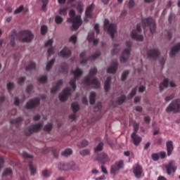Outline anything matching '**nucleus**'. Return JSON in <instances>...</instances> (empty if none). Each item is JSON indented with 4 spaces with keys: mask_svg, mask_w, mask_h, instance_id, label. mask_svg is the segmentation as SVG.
<instances>
[{
    "mask_svg": "<svg viewBox=\"0 0 180 180\" xmlns=\"http://www.w3.org/2000/svg\"><path fill=\"white\" fill-rule=\"evenodd\" d=\"M96 72H98V70L96 68H91L89 71V75L84 79V84L89 86L92 85L94 88H99V86H101V83H99L96 78L92 77L93 75H95Z\"/></svg>",
    "mask_w": 180,
    "mask_h": 180,
    "instance_id": "nucleus-1",
    "label": "nucleus"
},
{
    "mask_svg": "<svg viewBox=\"0 0 180 180\" xmlns=\"http://www.w3.org/2000/svg\"><path fill=\"white\" fill-rule=\"evenodd\" d=\"M69 15L70 16V18L68 19V22L69 23H72V29L74 30H77L82 25V20H81V16L77 15L75 17V11L70 10Z\"/></svg>",
    "mask_w": 180,
    "mask_h": 180,
    "instance_id": "nucleus-2",
    "label": "nucleus"
},
{
    "mask_svg": "<svg viewBox=\"0 0 180 180\" xmlns=\"http://www.w3.org/2000/svg\"><path fill=\"white\" fill-rule=\"evenodd\" d=\"M126 46H127V49H124L120 56V63H122V64H124V63H127V61H129V60H130V56H131V49L130 47H131V41H127L126 42Z\"/></svg>",
    "mask_w": 180,
    "mask_h": 180,
    "instance_id": "nucleus-3",
    "label": "nucleus"
},
{
    "mask_svg": "<svg viewBox=\"0 0 180 180\" xmlns=\"http://www.w3.org/2000/svg\"><path fill=\"white\" fill-rule=\"evenodd\" d=\"M167 113H180V98H175L166 108Z\"/></svg>",
    "mask_w": 180,
    "mask_h": 180,
    "instance_id": "nucleus-4",
    "label": "nucleus"
},
{
    "mask_svg": "<svg viewBox=\"0 0 180 180\" xmlns=\"http://www.w3.org/2000/svg\"><path fill=\"white\" fill-rule=\"evenodd\" d=\"M142 25L143 30H146V27H149L150 33L153 34L155 33V30L157 27L155 26V21L152 18H143Z\"/></svg>",
    "mask_w": 180,
    "mask_h": 180,
    "instance_id": "nucleus-5",
    "label": "nucleus"
},
{
    "mask_svg": "<svg viewBox=\"0 0 180 180\" xmlns=\"http://www.w3.org/2000/svg\"><path fill=\"white\" fill-rule=\"evenodd\" d=\"M34 37V36L32 32L29 30H24L18 34V39L20 41H22V43H30Z\"/></svg>",
    "mask_w": 180,
    "mask_h": 180,
    "instance_id": "nucleus-6",
    "label": "nucleus"
},
{
    "mask_svg": "<svg viewBox=\"0 0 180 180\" xmlns=\"http://www.w3.org/2000/svg\"><path fill=\"white\" fill-rule=\"evenodd\" d=\"M71 74H73L75 77L70 80V84L72 86L73 91H75V89L77 88V86L75 85L77 78H79V77L84 74V72L82 70L77 68L75 70H72Z\"/></svg>",
    "mask_w": 180,
    "mask_h": 180,
    "instance_id": "nucleus-7",
    "label": "nucleus"
},
{
    "mask_svg": "<svg viewBox=\"0 0 180 180\" xmlns=\"http://www.w3.org/2000/svg\"><path fill=\"white\" fill-rule=\"evenodd\" d=\"M41 127H43V122L31 125L30 127L25 129V134H26V136H30V134H33V133L40 131Z\"/></svg>",
    "mask_w": 180,
    "mask_h": 180,
    "instance_id": "nucleus-8",
    "label": "nucleus"
},
{
    "mask_svg": "<svg viewBox=\"0 0 180 180\" xmlns=\"http://www.w3.org/2000/svg\"><path fill=\"white\" fill-rule=\"evenodd\" d=\"M104 30H107V32H108V33L110 34V37L113 39L117 30L116 25H109V20L105 19L104 21Z\"/></svg>",
    "mask_w": 180,
    "mask_h": 180,
    "instance_id": "nucleus-9",
    "label": "nucleus"
},
{
    "mask_svg": "<svg viewBox=\"0 0 180 180\" xmlns=\"http://www.w3.org/2000/svg\"><path fill=\"white\" fill-rule=\"evenodd\" d=\"M141 25L138 24L136 25V30H132L131 33V37L137 40L138 41H143V35H141Z\"/></svg>",
    "mask_w": 180,
    "mask_h": 180,
    "instance_id": "nucleus-10",
    "label": "nucleus"
},
{
    "mask_svg": "<svg viewBox=\"0 0 180 180\" xmlns=\"http://www.w3.org/2000/svg\"><path fill=\"white\" fill-rule=\"evenodd\" d=\"M40 105V99L35 98L30 100L25 105V109H34Z\"/></svg>",
    "mask_w": 180,
    "mask_h": 180,
    "instance_id": "nucleus-11",
    "label": "nucleus"
},
{
    "mask_svg": "<svg viewBox=\"0 0 180 180\" xmlns=\"http://www.w3.org/2000/svg\"><path fill=\"white\" fill-rule=\"evenodd\" d=\"M70 96H71V89L66 88L59 94V99L60 102H65Z\"/></svg>",
    "mask_w": 180,
    "mask_h": 180,
    "instance_id": "nucleus-12",
    "label": "nucleus"
},
{
    "mask_svg": "<svg viewBox=\"0 0 180 180\" xmlns=\"http://www.w3.org/2000/svg\"><path fill=\"white\" fill-rule=\"evenodd\" d=\"M168 86H172V88H175L176 85H175V83L172 82H169L168 79H165L163 82L160 84V92H162L165 88H168Z\"/></svg>",
    "mask_w": 180,
    "mask_h": 180,
    "instance_id": "nucleus-13",
    "label": "nucleus"
},
{
    "mask_svg": "<svg viewBox=\"0 0 180 180\" xmlns=\"http://www.w3.org/2000/svg\"><path fill=\"white\" fill-rule=\"evenodd\" d=\"M165 168L167 169V172L168 175H171L172 172H175L176 171V166L175 165V161L171 160L170 162H169V163L165 165Z\"/></svg>",
    "mask_w": 180,
    "mask_h": 180,
    "instance_id": "nucleus-14",
    "label": "nucleus"
},
{
    "mask_svg": "<svg viewBox=\"0 0 180 180\" xmlns=\"http://www.w3.org/2000/svg\"><path fill=\"white\" fill-rule=\"evenodd\" d=\"M121 168H123V161L117 162L115 165L111 166L110 173L115 174L119 169H121Z\"/></svg>",
    "mask_w": 180,
    "mask_h": 180,
    "instance_id": "nucleus-15",
    "label": "nucleus"
},
{
    "mask_svg": "<svg viewBox=\"0 0 180 180\" xmlns=\"http://www.w3.org/2000/svg\"><path fill=\"white\" fill-rule=\"evenodd\" d=\"M72 109L73 110V114L70 115V119L71 120H77V114H75L78 110H79V105L78 103H73L72 104Z\"/></svg>",
    "mask_w": 180,
    "mask_h": 180,
    "instance_id": "nucleus-16",
    "label": "nucleus"
},
{
    "mask_svg": "<svg viewBox=\"0 0 180 180\" xmlns=\"http://www.w3.org/2000/svg\"><path fill=\"white\" fill-rule=\"evenodd\" d=\"M131 141L134 143V146H139L141 143V137L137 135L136 132H133L131 134Z\"/></svg>",
    "mask_w": 180,
    "mask_h": 180,
    "instance_id": "nucleus-17",
    "label": "nucleus"
},
{
    "mask_svg": "<svg viewBox=\"0 0 180 180\" xmlns=\"http://www.w3.org/2000/svg\"><path fill=\"white\" fill-rule=\"evenodd\" d=\"M134 174L136 178H141L143 176V168L140 165L134 167Z\"/></svg>",
    "mask_w": 180,
    "mask_h": 180,
    "instance_id": "nucleus-18",
    "label": "nucleus"
},
{
    "mask_svg": "<svg viewBox=\"0 0 180 180\" xmlns=\"http://www.w3.org/2000/svg\"><path fill=\"white\" fill-rule=\"evenodd\" d=\"M94 34H95L94 33V32H90L87 37V40L89 43H93L94 46H96V44L99 43V41L98 40V39H95Z\"/></svg>",
    "mask_w": 180,
    "mask_h": 180,
    "instance_id": "nucleus-19",
    "label": "nucleus"
},
{
    "mask_svg": "<svg viewBox=\"0 0 180 180\" xmlns=\"http://www.w3.org/2000/svg\"><path fill=\"white\" fill-rule=\"evenodd\" d=\"M180 51V42L176 44L174 47L171 49L169 56L170 57H175L176 54H178Z\"/></svg>",
    "mask_w": 180,
    "mask_h": 180,
    "instance_id": "nucleus-20",
    "label": "nucleus"
},
{
    "mask_svg": "<svg viewBox=\"0 0 180 180\" xmlns=\"http://www.w3.org/2000/svg\"><path fill=\"white\" fill-rule=\"evenodd\" d=\"M58 55L60 57H63L65 58H68L70 56H71V51L68 49V48L65 47L63 49L60 51V52L58 53Z\"/></svg>",
    "mask_w": 180,
    "mask_h": 180,
    "instance_id": "nucleus-21",
    "label": "nucleus"
},
{
    "mask_svg": "<svg viewBox=\"0 0 180 180\" xmlns=\"http://www.w3.org/2000/svg\"><path fill=\"white\" fill-rule=\"evenodd\" d=\"M148 54L151 58H157L160 56V51H158V49L153 48L149 51Z\"/></svg>",
    "mask_w": 180,
    "mask_h": 180,
    "instance_id": "nucleus-22",
    "label": "nucleus"
},
{
    "mask_svg": "<svg viewBox=\"0 0 180 180\" xmlns=\"http://www.w3.org/2000/svg\"><path fill=\"white\" fill-rule=\"evenodd\" d=\"M116 71H117V63H114L107 68L108 74H116Z\"/></svg>",
    "mask_w": 180,
    "mask_h": 180,
    "instance_id": "nucleus-23",
    "label": "nucleus"
},
{
    "mask_svg": "<svg viewBox=\"0 0 180 180\" xmlns=\"http://www.w3.org/2000/svg\"><path fill=\"white\" fill-rule=\"evenodd\" d=\"M53 45V39H49L46 44V47H49L48 49L49 56H51V54L54 53V48L51 46Z\"/></svg>",
    "mask_w": 180,
    "mask_h": 180,
    "instance_id": "nucleus-24",
    "label": "nucleus"
},
{
    "mask_svg": "<svg viewBox=\"0 0 180 180\" xmlns=\"http://www.w3.org/2000/svg\"><path fill=\"white\" fill-rule=\"evenodd\" d=\"M99 56H101V53L97 52V53L93 54L91 56H90L87 60L83 59L82 60H81L80 64L82 65H84V64H86V61H88V60H96V58H98V57H99Z\"/></svg>",
    "mask_w": 180,
    "mask_h": 180,
    "instance_id": "nucleus-25",
    "label": "nucleus"
},
{
    "mask_svg": "<svg viewBox=\"0 0 180 180\" xmlns=\"http://www.w3.org/2000/svg\"><path fill=\"white\" fill-rule=\"evenodd\" d=\"M167 150V155H171L172 154V151L174 150V145L172 144V141H168L166 143Z\"/></svg>",
    "mask_w": 180,
    "mask_h": 180,
    "instance_id": "nucleus-26",
    "label": "nucleus"
},
{
    "mask_svg": "<svg viewBox=\"0 0 180 180\" xmlns=\"http://www.w3.org/2000/svg\"><path fill=\"white\" fill-rule=\"evenodd\" d=\"M99 162H101V164H105V162H108L109 161V158H108V155L105 153H101V155L98 158Z\"/></svg>",
    "mask_w": 180,
    "mask_h": 180,
    "instance_id": "nucleus-27",
    "label": "nucleus"
},
{
    "mask_svg": "<svg viewBox=\"0 0 180 180\" xmlns=\"http://www.w3.org/2000/svg\"><path fill=\"white\" fill-rule=\"evenodd\" d=\"M110 81H112V77H108L104 84V89L105 92H109V90L110 89Z\"/></svg>",
    "mask_w": 180,
    "mask_h": 180,
    "instance_id": "nucleus-28",
    "label": "nucleus"
},
{
    "mask_svg": "<svg viewBox=\"0 0 180 180\" xmlns=\"http://www.w3.org/2000/svg\"><path fill=\"white\" fill-rule=\"evenodd\" d=\"M94 4L90 5L86 9V18H92V11H94Z\"/></svg>",
    "mask_w": 180,
    "mask_h": 180,
    "instance_id": "nucleus-29",
    "label": "nucleus"
},
{
    "mask_svg": "<svg viewBox=\"0 0 180 180\" xmlns=\"http://www.w3.org/2000/svg\"><path fill=\"white\" fill-rule=\"evenodd\" d=\"M59 171H68V163L60 162L58 165Z\"/></svg>",
    "mask_w": 180,
    "mask_h": 180,
    "instance_id": "nucleus-30",
    "label": "nucleus"
},
{
    "mask_svg": "<svg viewBox=\"0 0 180 180\" xmlns=\"http://www.w3.org/2000/svg\"><path fill=\"white\" fill-rule=\"evenodd\" d=\"M16 38V31L13 30L10 34V44L15 46V39Z\"/></svg>",
    "mask_w": 180,
    "mask_h": 180,
    "instance_id": "nucleus-31",
    "label": "nucleus"
},
{
    "mask_svg": "<svg viewBox=\"0 0 180 180\" xmlns=\"http://www.w3.org/2000/svg\"><path fill=\"white\" fill-rule=\"evenodd\" d=\"M62 84H63V81L61 79L58 80L56 83V85L51 89V92L52 94H56V92L58 91V88L60 85H62Z\"/></svg>",
    "mask_w": 180,
    "mask_h": 180,
    "instance_id": "nucleus-32",
    "label": "nucleus"
},
{
    "mask_svg": "<svg viewBox=\"0 0 180 180\" xmlns=\"http://www.w3.org/2000/svg\"><path fill=\"white\" fill-rule=\"evenodd\" d=\"M29 169H30V174L32 176L36 175V167H34V165H33L32 162H30L29 164Z\"/></svg>",
    "mask_w": 180,
    "mask_h": 180,
    "instance_id": "nucleus-33",
    "label": "nucleus"
},
{
    "mask_svg": "<svg viewBox=\"0 0 180 180\" xmlns=\"http://www.w3.org/2000/svg\"><path fill=\"white\" fill-rule=\"evenodd\" d=\"M88 144H89V142H88V141L83 140L77 143V147H79V148H84V147H86Z\"/></svg>",
    "mask_w": 180,
    "mask_h": 180,
    "instance_id": "nucleus-34",
    "label": "nucleus"
},
{
    "mask_svg": "<svg viewBox=\"0 0 180 180\" xmlns=\"http://www.w3.org/2000/svg\"><path fill=\"white\" fill-rule=\"evenodd\" d=\"M54 61H56V59L53 58L46 63V71H50V70H51L53 65H54Z\"/></svg>",
    "mask_w": 180,
    "mask_h": 180,
    "instance_id": "nucleus-35",
    "label": "nucleus"
},
{
    "mask_svg": "<svg viewBox=\"0 0 180 180\" xmlns=\"http://www.w3.org/2000/svg\"><path fill=\"white\" fill-rule=\"evenodd\" d=\"M72 154V150L67 148L61 153V155L63 157H68Z\"/></svg>",
    "mask_w": 180,
    "mask_h": 180,
    "instance_id": "nucleus-36",
    "label": "nucleus"
},
{
    "mask_svg": "<svg viewBox=\"0 0 180 180\" xmlns=\"http://www.w3.org/2000/svg\"><path fill=\"white\" fill-rule=\"evenodd\" d=\"M95 98H96V93L94 91L91 92L90 97H89L91 105H94V103H95Z\"/></svg>",
    "mask_w": 180,
    "mask_h": 180,
    "instance_id": "nucleus-37",
    "label": "nucleus"
},
{
    "mask_svg": "<svg viewBox=\"0 0 180 180\" xmlns=\"http://www.w3.org/2000/svg\"><path fill=\"white\" fill-rule=\"evenodd\" d=\"M79 154L82 157H86V155H90L91 150L89 149H83V150L79 151Z\"/></svg>",
    "mask_w": 180,
    "mask_h": 180,
    "instance_id": "nucleus-38",
    "label": "nucleus"
},
{
    "mask_svg": "<svg viewBox=\"0 0 180 180\" xmlns=\"http://www.w3.org/2000/svg\"><path fill=\"white\" fill-rule=\"evenodd\" d=\"M24 9H25V6L21 5L15 10L13 13L15 15H19V13H22V12H23Z\"/></svg>",
    "mask_w": 180,
    "mask_h": 180,
    "instance_id": "nucleus-39",
    "label": "nucleus"
},
{
    "mask_svg": "<svg viewBox=\"0 0 180 180\" xmlns=\"http://www.w3.org/2000/svg\"><path fill=\"white\" fill-rule=\"evenodd\" d=\"M25 70L27 71H32V70H36V63H31L30 64H29Z\"/></svg>",
    "mask_w": 180,
    "mask_h": 180,
    "instance_id": "nucleus-40",
    "label": "nucleus"
},
{
    "mask_svg": "<svg viewBox=\"0 0 180 180\" xmlns=\"http://www.w3.org/2000/svg\"><path fill=\"white\" fill-rule=\"evenodd\" d=\"M118 46H119V44H114V47H113V49L111 51V54L112 56H115V54H117V53H119V50L120 49H119V48H117Z\"/></svg>",
    "mask_w": 180,
    "mask_h": 180,
    "instance_id": "nucleus-41",
    "label": "nucleus"
},
{
    "mask_svg": "<svg viewBox=\"0 0 180 180\" xmlns=\"http://www.w3.org/2000/svg\"><path fill=\"white\" fill-rule=\"evenodd\" d=\"M103 148V143L101 142L97 146L94 148L95 153H98V151H102Z\"/></svg>",
    "mask_w": 180,
    "mask_h": 180,
    "instance_id": "nucleus-42",
    "label": "nucleus"
},
{
    "mask_svg": "<svg viewBox=\"0 0 180 180\" xmlns=\"http://www.w3.org/2000/svg\"><path fill=\"white\" fill-rule=\"evenodd\" d=\"M12 174V169L10 168L6 169L3 172V176H9Z\"/></svg>",
    "mask_w": 180,
    "mask_h": 180,
    "instance_id": "nucleus-43",
    "label": "nucleus"
},
{
    "mask_svg": "<svg viewBox=\"0 0 180 180\" xmlns=\"http://www.w3.org/2000/svg\"><path fill=\"white\" fill-rule=\"evenodd\" d=\"M68 168L69 169H77V165L74 162H70L68 163Z\"/></svg>",
    "mask_w": 180,
    "mask_h": 180,
    "instance_id": "nucleus-44",
    "label": "nucleus"
},
{
    "mask_svg": "<svg viewBox=\"0 0 180 180\" xmlns=\"http://www.w3.org/2000/svg\"><path fill=\"white\" fill-rule=\"evenodd\" d=\"M38 81H39V82H40L41 84H44V83H46V82H47V76H46V75L40 76V77L38 78Z\"/></svg>",
    "mask_w": 180,
    "mask_h": 180,
    "instance_id": "nucleus-45",
    "label": "nucleus"
},
{
    "mask_svg": "<svg viewBox=\"0 0 180 180\" xmlns=\"http://www.w3.org/2000/svg\"><path fill=\"white\" fill-rule=\"evenodd\" d=\"M63 18L60 15H56L55 18L56 25H61V23H63Z\"/></svg>",
    "mask_w": 180,
    "mask_h": 180,
    "instance_id": "nucleus-46",
    "label": "nucleus"
},
{
    "mask_svg": "<svg viewBox=\"0 0 180 180\" xmlns=\"http://www.w3.org/2000/svg\"><path fill=\"white\" fill-rule=\"evenodd\" d=\"M52 129H53V124H48L45 125L44 127V131H51Z\"/></svg>",
    "mask_w": 180,
    "mask_h": 180,
    "instance_id": "nucleus-47",
    "label": "nucleus"
},
{
    "mask_svg": "<svg viewBox=\"0 0 180 180\" xmlns=\"http://www.w3.org/2000/svg\"><path fill=\"white\" fill-rule=\"evenodd\" d=\"M77 10L79 13H82V12L84 11V4H82V3H79L77 6Z\"/></svg>",
    "mask_w": 180,
    "mask_h": 180,
    "instance_id": "nucleus-48",
    "label": "nucleus"
},
{
    "mask_svg": "<svg viewBox=\"0 0 180 180\" xmlns=\"http://www.w3.org/2000/svg\"><path fill=\"white\" fill-rule=\"evenodd\" d=\"M124 101H126V96H122L121 97H120L117 99V105H122V103H123V102H124Z\"/></svg>",
    "mask_w": 180,
    "mask_h": 180,
    "instance_id": "nucleus-49",
    "label": "nucleus"
},
{
    "mask_svg": "<svg viewBox=\"0 0 180 180\" xmlns=\"http://www.w3.org/2000/svg\"><path fill=\"white\" fill-rule=\"evenodd\" d=\"M13 88H15V84H13V82H8L7 84V89L9 91V92H11V91H12Z\"/></svg>",
    "mask_w": 180,
    "mask_h": 180,
    "instance_id": "nucleus-50",
    "label": "nucleus"
},
{
    "mask_svg": "<svg viewBox=\"0 0 180 180\" xmlns=\"http://www.w3.org/2000/svg\"><path fill=\"white\" fill-rule=\"evenodd\" d=\"M22 122V117H18L17 119L11 120L12 124H19Z\"/></svg>",
    "mask_w": 180,
    "mask_h": 180,
    "instance_id": "nucleus-51",
    "label": "nucleus"
},
{
    "mask_svg": "<svg viewBox=\"0 0 180 180\" xmlns=\"http://www.w3.org/2000/svg\"><path fill=\"white\" fill-rule=\"evenodd\" d=\"M47 26L46 25H42L41 27V34H46L47 33Z\"/></svg>",
    "mask_w": 180,
    "mask_h": 180,
    "instance_id": "nucleus-52",
    "label": "nucleus"
},
{
    "mask_svg": "<svg viewBox=\"0 0 180 180\" xmlns=\"http://www.w3.org/2000/svg\"><path fill=\"white\" fill-rule=\"evenodd\" d=\"M127 75H129V71L128 70H125L124 72H123V73L121 76L122 81H124V79H126V78H127Z\"/></svg>",
    "mask_w": 180,
    "mask_h": 180,
    "instance_id": "nucleus-53",
    "label": "nucleus"
},
{
    "mask_svg": "<svg viewBox=\"0 0 180 180\" xmlns=\"http://www.w3.org/2000/svg\"><path fill=\"white\" fill-rule=\"evenodd\" d=\"M175 98V95L174 94H171L169 96H167L165 98V101L166 102H169V101H172V99H174Z\"/></svg>",
    "mask_w": 180,
    "mask_h": 180,
    "instance_id": "nucleus-54",
    "label": "nucleus"
},
{
    "mask_svg": "<svg viewBox=\"0 0 180 180\" xmlns=\"http://www.w3.org/2000/svg\"><path fill=\"white\" fill-rule=\"evenodd\" d=\"M43 5L41 7L42 11H46V6H47V4H49V0H41Z\"/></svg>",
    "mask_w": 180,
    "mask_h": 180,
    "instance_id": "nucleus-55",
    "label": "nucleus"
},
{
    "mask_svg": "<svg viewBox=\"0 0 180 180\" xmlns=\"http://www.w3.org/2000/svg\"><path fill=\"white\" fill-rule=\"evenodd\" d=\"M137 91V87H135L134 89H132L131 94L128 96V98H131L132 97L136 95V92Z\"/></svg>",
    "mask_w": 180,
    "mask_h": 180,
    "instance_id": "nucleus-56",
    "label": "nucleus"
},
{
    "mask_svg": "<svg viewBox=\"0 0 180 180\" xmlns=\"http://www.w3.org/2000/svg\"><path fill=\"white\" fill-rule=\"evenodd\" d=\"M69 41L71 43H73V44H75V43H77V36L72 35V37H70Z\"/></svg>",
    "mask_w": 180,
    "mask_h": 180,
    "instance_id": "nucleus-57",
    "label": "nucleus"
},
{
    "mask_svg": "<svg viewBox=\"0 0 180 180\" xmlns=\"http://www.w3.org/2000/svg\"><path fill=\"white\" fill-rule=\"evenodd\" d=\"M42 176L44 178H49V176H50V172H49V170L42 171Z\"/></svg>",
    "mask_w": 180,
    "mask_h": 180,
    "instance_id": "nucleus-58",
    "label": "nucleus"
},
{
    "mask_svg": "<svg viewBox=\"0 0 180 180\" xmlns=\"http://www.w3.org/2000/svg\"><path fill=\"white\" fill-rule=\"evenodd\" d=\"M152 159L153 161H158L160 156L158 155V153H153L151 155Z\"/></svg>",
    "mask_w": 180,
    "mask_h": 180,
    "instance_id": "nucleus-59",
    "label": "nucleus"
},
{
    "mask_svg": "<svg viewBox=\"0 0 180 180\" xmlns=\"http://www.w3.org/2000/svg\"><path fill=\"white\" fill-rule=\"evenodd\" d=\"M101 109H102V103H98L94 108V110L95 112H98V110H101Z\"/></svg>",
    "mask_w": 180,
    "mask_h": 180,
    "instance_id": "nucleus-60",
    "label": "nucleus"
},
{
    "mask_svg": "<svg viewBox=\"0 0 180 180\" xmlns=\"http://www.w3.org/2000/svg\"><path fill=\"white\" fill-rule=\"evenodd\" d=\"M59 15H67V8H63L59 10Z\"/></svg>",
    "mask_w": 180,
    "mask_h": 180,
    "instance_id": "nucleus-61",
    "label": "nucleus"
},
{
    "mask_svg": "<svg viewBox=\"0 0 180 180\" xmlns=\"http://www.w3.org/2000/svg\"><path fill=\"white\" fill-rule=\"evenodd\" d=\"M25 79L26 78H25V77H20L18 80V84H19V85H22V84L25 82Z\"/></svg>",
    "mask_w": 180,
    "mask_h": 180,
    "instance_id": "nucleus-62",
    "label": "nucleus"
},
{
    "mask_svg": "<svg viewBox=\"0 0 180 180\" xmlns=\"http://www.w3.org/2000/svg\"><path fill=\"white\" fill-rule=\"evenodd\" d=\"M22 157H24V158H33V155H30L29 153L24 152L22 153Z\"/></svg>",
    "mask_w": 180,
    "mask_h": 180,
    "instance_id": "nucleus-63",
    "label": "nucleus"
},
{
    "mask_svg": "<svg viewBox=\"0 0 180 180\" xmlns=\"http://www.w3.org/2000/svg\"><path fill=\"white\" fill-rule=\"evenodd\" d=\"M135 5H136V3H134V0H129V8H134Z\"/></svg>",
    "mask_w": 180,
    "mask_h": 180,
    "instance_id": "nucleus-64",
    "label": "nucleus"
}]
</instances>
